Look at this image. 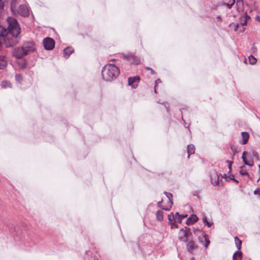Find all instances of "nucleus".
<instances>
[{"label":"nucleus","instance_id":"20e7f679","mask_svg":"<svg viewBox=\"0 0 260 260\" xmlns=\"http://www.w3.org/2000/svg\"><path fill=\"white\" fill-rule=\"evenodd\" d=\"M122 56L124 59L128 60L131 63L136 64L141 63L140 59L132 53H129L127 55L122 54Z\"/></svg>","mask_w":260,"mask_h":260},{"label":"nucleus","instance_id":"f3484780","mask_svg":"<svg viewBox=\"0 0 260 260\" xmlns=\"http://www.w3.org/2000/svg\"><path fill=\"white\" fill-rule=\"evenodd\" d=\"M195 151L194 146L192 144H190L187 146V153L188 158L189 157L190 155L193 154Z\"/></svg>","mask_w":260,"mask_h":260},{"label":"nucleus","instance_id":"7ed1b4c3","mask_svg":"<svg viewBox=\"0 0 260 260\" xmlns=\"http://www.w3.org/2000/svg\"><path fill=\"white\" fill-rule=\"evenodd\" d=\"M22 48L24 53L28 55L33 52L36 49L35 44L32 42H27L23 44Z\"/></svg>","mask_w":260,"mask_h":260},{"label":"nucleus","instance_id":"c03bdc74","mask_svg":"<svg viewBox=\"0 0 260 260\" xmlns=\"http://www.w3.org/2000/svg\"><path fill=\"white\" fill-rule=\"evenodd\" d=\"M244 62L245 63H247V59L245 58H244Z\"/></svg>","mask_w":260,"mask_h":260},{"label":"nucleus","instance_id":"5701e85b","mask_svg":"<svg viewBox=\"0 0 260 260\" xmlns=\"http://www.w3.org/2000/svg\"><path fill=\"white\" fill-rule=\"evenodd\" d=\"M224 5H225L229 9L231 8L235 3V0H224Z\"/></svg>","mask_w":260,"mask_h":260},{"label":"nucleus","instance_id":"c756f323","mask_svg":"<svg viewBox=\"0 0 260 260\" xmlns=\"http://www.w3.org/2000/svg\"><path fill=\"white\" fill-rule=\"evenodd\" d=\"M7 62L4 56H0V65H7Z\"/></svg>","mask_w":260,"mask_h":260},{"label":"nucleus","instance_id":"a211bd4d","mask_svg":"<svg viewBox=\"0 0 260 260\" xmlns=\"http://www.w3.org/2000/svg\"><path fill=\"white\" fill-rule=\"evenodd\" d=\"M239 173L240 175L242 176H247L248 178H250L249 175L247 172L246 167L245 166H243L240 168Z\"/></svg>","mask_w":260,"mask_h":260},{"label":"nucleus","instance_id":"4c0bfd02","mask_svg":"<svg viewBox=\"0 0 260 260\" xmlns=\"http://www.w3.org/2000/svg\"><path fill=\"white\" fill-rule=\"evenodd\" d=\"M146 69H147V70H150V71H151V74H154V71H153L152 69H151V68H150L149 67H146Z\"/></svg>","mask_w":260,"mask_h":260},{"label":"nucleus","instance_id":"09e8293b","mask_svg":"<svg viewBox=\"0 0 260 260\" xmlns=\"http://www.w3.org/2000/svg\"><path fill=\"white\" fill-rule=\"evenodd\" d=\"M107 65H110V66H111V65H113V64H111V63H108V64H107Z\"/></svg>","mask_w":260,"mask_h":260},{"label":"nucleus","instance_id":"de8ad7c7","mask_svg":"<svg viewBox=\"0 0 260 260\" xmlns=\"http://www.w3.org/2000/svg\"><path fill=\"white\" fill-rule=\"evenodd\" d=\"M25 67V66H21V69H24Z\"/></svg>","mask_w":260,"mask_h":260},{"label":"nucleus","instance_id":"c9c22d12","mask_svg":"<svg viewBox=\"0 0 260 260\" xmlns=\"http://www.w3.org/2000/svg\"><path fill=\"white\" fill-rule=\"evenodd\" d=\"M254 193L255 194H259L260 196V188H256L254 191Z\"/></svg>","mask_w":260,"mask_h":260},{"label":"nucleus","instance_id":"58836bf2","mask_svg":"<svg viewBox=\"0 0 260 260\" xmlns=\"http://www.w3.org/2000/svg\"><path fill=\"white\" fill-rule=\"evenodd\" d=\"M258 174H259V178L258 179V181L260 180V165L258 166Z\"/></svg>","mask_w":260,"mask_h":260},{"label":"nucleus","instance_id":"9d476101","mask_svg":"<svg viewBox=\"0 0 260 260\" xmlns=\"http://www.w3.org/2000/svg\"><path fill=\"white\" fill-rule=\"evenodd\" d=\"M220 176L217 174L214 173L211 176V182L214 186H220V182H219Z\"/></svg>","mask_w":260,"mask_h":260},{"label":"nucleus","instance_id":"f704fd0d","mask_svg":"<svg viewBox=\"0 0 260 260\" xmlns=\"http://www.w3.org/2000/svg\"><path fill=\"white\" fill-rule=\"evenodd\" d=\"M227 163L228 164V167L230 170L229 172H231L232 171V162L229 160L226 161Z\"/></svg>","mask_w":260,"mask_h":260},{"label":"nucleus","instance_id":"f8f14e48","mask_svg":"<svg viewBox=\"0 0 260 260\" xmlns=\"http://www.w3.org/2000/svg\"><path fill=\"white\" fill-rule=\"evenodd\" d=\"M14 55L17 58H21L23 56L26 55L22 48H15L13 51Z\"/></svg>","mask_w":260,"mask_h":260},{"label":"nucleus","instance_id":"412c9836","mask_svg":"<svg viewBox=\"0 0 260 260\" xmlns=\"http://www.w3.org/2000/svg\"><path fill=\"white\" fill-rule=\"evenodd\" d=\"M156 219L159 221H161L164 219L163 212L161 210H158L156 213Z\"/></svg>","mask_w":260,"mask_h":260},{"label":"nucleus","instance_id":"37998d69","mask_svg":"<svg viewBox=\"0 0 260 260\" xmlns=\"http://www.w3.org/2000/svg\"><path fill=\"white\" fill-rule=\"evenodd\" d=\"M217 18L218 19H219V20H220V19H221V18H220V16H217Z\"/></svg>","mask_w":260,"mask_h":260},{"label":"nucleus","instance_id":"bb28decb","mask_svg":"<svg viewBox=\"0 0 260 260\" xmlns=\"http://www.w3.org/2000/svg\"><path fill=\"white\" fill-rule=\"evenodd\" d=\"M176 217V213L174 214L173 213H171L170 214L168 215V219L169 222L172 223L173 222H175V218Z\"/></svg>","mask_w":260,"mask_h":260},{"label":"nucleus","instance_id":"e433bc0d","mask_svg":"<svg viewBox=\"0 0 260 260\" xmlns=\"http://www.w3.org/2000/svg\"><path fill=\"white\" fill-rule=\"evenodd\" d=\"M162 200L159 202H158L157 203V205H158V206L159 207V208H161L162 209V208H166V207H162V205H161V204L162 203Z\"/></svg>","mask_w":260,"mask_h":260},{"label":"nucleus","instance_id":"2f4dec72","mask_svg":"<svg viewBox=\"0 0 260 260\" xmlns=\"http://www.w3.org/2000/svg\"><path fill=\"white\" fill-rule=\"evenodd\" d=\"M161 82V80L159 79H157L156 80H155V86H154V92L155 93H157V91H156V86L157 85V84Z\"/></svg>","mask_w":260,"mask_h":260},{"label":"nucleus","instance_id":"a19ab883","mask_svg":"<svg viewBox=\"0 0 260 260\" xmlns=\"http://www.w3.org/2000/svg\"><path fill=\"white\" fill-rule=\"evenodd\" d=\"M238 24H237L235 28V30H236L237 29H238Z\"/></svg>","mask_w":260,"mask_h":260},{"label":"nucleus","instance_id":"7c9ffc66","mask_svg":"<svg viewBox=\"0 0 260 260\" xmlns=\"http://www.w3.org/2000/svg\"><path fill=\"white\" fill-rule=\"evenodd\" d=\"M15 79L17 82H20L22 80V76L20 74H16L15 75Z\"/></svg>","mask_w":260,"mask_h":260},{"label":"nucleus","instance_id":"f257e3e1","mask_svg":"<svg viewBox=\"0 0 260 260\" xmlns=\"http://www.w3.org/2000/svg\"><path fill=\"white\" fill-rule=\"evenodd\" d=\"M120 73L117 66H104L102 70L103 78L106 81H111L116 79Z\"/></svg>","mask_w":260,"mask_h":260},{"label":"nucleus","instance_id":"6e6552de","mask_svg":"<svg viewBox=\"0 0 260 260\" xmlns=\"http://www.w3.org/2000/svg\"><path fill=\"white\" fill-rule=\"evenodd\" d=\"M198 239L200 243L203 244L206 248L208 247L210 241L207 234L203 233L202 235L199 237Z\"/></svg>","mask_w":260,"mask_h":260},{"label":"nucleus","instance_id":"aec40b11","mask_svg":"<svg viewBox=\"0 0 260 260\" xmlns=\"http://www.w3.org/2000/svg\"><path fill=\"white\" fill-rule=\"evenodd\" d=\"M198 220V217L196 215H192L191 217H190L188 219L187 221V223L188 224L190 223H193L197 221Z\"/></svg>","mask_w":260,"mask_h":260},{"label":"nucleus","instance_id":"8fccbe9b","mask_svg":"<svg viewBox=\"0 0 260 260\" xmlns=\"http://www.w3.org/2000/svg\"><path fill=\"white\" fill-rule=\"evenodd\" d=\"M191 260H194V257H192L191 258Z\"/></svg>","mask_w":260,"mask_h":260},{"label":"nucleus","instance_id":"dca6fc26","mask_svg":"<svg viewBox=\"0 0 260 260\" xmlns=\"http://www.w3.org/2000/svg\"><path fill=\"white\" fill-rule=\"evenodd\" d=\"M242 257V253L240 250L235 252L233 256V260H241Z\"/></svg>","mask_w":260,"mask_h":260},{"label":"nucleus","instance_id":"b1692460","mask_svg":"<svg viewBox=\"0 0 260 260\" xmlns=\"http://www.w3.org/2000/svg\"><path fill=\"white\" fill-rule=\"evenodd\" d=\"M235 244L236 245V246L238 249V250H240L241 248V244H242V241L240 240L237 237H235Z\"/></svg>","mask_w":260,"mask_h":260},{"label":"nucleus","instance_id":"a878e982","mask_svg":"<svg viewBox=\"0 0 260 260\" xmlns=\"http://www.w3.org/2000/svg\"><path fill=\"white\" fill-rule=\"evenodd\" d=\"M249 62L251 65H254L256 62V59L252 55H250L248 57Z\"/></svg>","mask_w":260,"mask_h":260},{"label":"nucleus","instance_id":"79ce46f5","mask_svg":"<svg viewBox=\"0 0 260 260\" xmlns=\"http://www.w3.org/2000/svg\"><path fill=\"white\" fill-rule=\"evenodd\" d=\"M5 67V66H0V70H3V69L4 68V67Z\"/></svg>","mask_w":260,"mask_h":260},{"label":"nucleus","instance_id":"423d86ee","mask_svg":"<svg viewBox=\"0 0 260 260\" xmlns=\"http://www.w3.org/2000/svg\"><path fill=\"white\" fill-rule=\"evenodd\" d=\"M54 40L49 37L45 38L43 40V45L45 49L48 50H52L54 47Z\"/></svg>","mask_w":260,"mask_h":260},{"label":"nucleus","instance_id":"72a5a7b5","mask_svg":"<svg viewBox=\"0 0 260 260\" xmlns=\"http://www.w3.org/2000/svg\"><path fill=\"white\" fill-rule=\"evenodd\" d=\"M5 5V1L4 0H0V10L4 9Z\"/></svg>","mask_w":260,"mask_h":260},{"label":"nucleus","instance_id":"1a4fd4ad","mask_svg":"<svg viewBox=\"0 0 260 260\" xmlns=\"http://www.w3.org/2000/svg\"><path fill=\"white\" fill-rule=\"evenodd\" d=\"M29 14V10L27 7L25 5H20L19 7V9H16V14H19L21 16H26Z\"/></svg>","mask_w":260,"mask_h":260},{"label":"nucleus","instance_id":"cd10ccee","mask_svg":"<svg viewBox=\"0 0 260 260\" xmlns=\"http://www.w3.org/2000/svg\"><path fill=\"white\" fill-rule=\"evenodd\" d=\"M1 86L2 88H6L7 87H11V83L7 81H3L1 83Z\"/></svg>","mask_w":260,"mask_h":260},{"label":"nucleus","instance_id":"2eb2a0df","mask_svg":"<svg viewBox=\"0 0 260 260\" xmlns=\"http://www.w3.org/2000/svg\"><path fill=\"white\" fill-rule=\"evenodd\" d=\"M241 135L242 137V142L241 143L243 145H245L248 142L249 135L247 132H242Z\"/></svg>","mask_w":260,"mask_h":260},{"label":"nucleus","instance_id":"6ab92c4d","mask_svg":"<svg viewBox=\"0 0 260 260\" xmlns=\"http://www.w3.org/2000/svg\"><path fill=\"white\" fill-rule=\"evenodd\" d=\"M17 0H12L11 3V10L14 14H16Z\"/></svg>","mask_w":260,"mask_h":260},{"label":"nucleus","instance_id":"ddd939ff","mask_svg":"<svg viewBox=\"0 0 260 260\" xmlns=\"http://www.w3.org/2000/svg\"><path fill=\"white\" fill-rule=\"evenodd\" d=\"M247 152L246 151H244L243 152V154H242V158L243 159V161L244 162V163L246 165H248L250 167H252L254 165V162H253V160L251 159L249 161H248L246 158V155L247 154Z\"/></svg>","mask_w":260,"mask_h":260},{"label":"nucleus","instance_id":"39448f33","mask_svg":"<svg viewBox=\"0 0 260 260\" xmlns=\"http://www.w3.org/2000/svg\"><path fill=\"white\" fill-rule=\"evenodd\" d=\"M184 242L186 243V249L190 253L192 254L193 251L198 248V246L192 240V237Z\"/></svg>","mask_w":260,"mask_h":260},{"label":"nucleus","instance_id":"f03ea898","mask_svg":"<svg viewBox=\"0 0 260 260\" xmlns=\"http://www.w3.org/2000/svg\"><path fill=\"white\" fill-rule=\"evenodd\" d=\"M191 237L192 234L189 228L185 226L184 228H182L179 232V239L184 242L187 241Z\"/></svg>","mask_w":260,"mask_h":260},{"label":"nucleus","instance_id":"49530a36","mask_svg":"<svg viewBox=\"0 0 260 260\" xmlns=\"http://www.w3.org/2000/svg\"><path fill=\"white\" fill-rule=\"evenodd\" d=\"M234 181L235 182H237V183H238V181L236 179H234Z\"/></svg>","mask_w":260,"mask_h":260},{"label":"nucleus","instance_id":"c85d7f7f","mask_svg":"<svg viewBox=\"0 0 260 260\" xmlns=\"http://www.w3.org/2000/svg\"><path fill=\"white\" fill-rule=\"evenodd\" d=\"M203 221L209 228L211 227L213 224V222L208 221L207 217L205 216L203 218Z\"/></svg>","mask_w":260,"mask_h":260},{"label":"nucleus","instance_id":"9b49d317","mask_svg":"<svg viewBox=\"0 0 260 260\" xmlns=\"http://www.w3.org/2000/svg\"><path fill=\"white\" fill-rule=\"evenodd\" d=\"M164 193L166 195L167 198L169 199V205L166 206V208H162V210H165L166 211L170 210L171 208H172V206L173 205V201H172V198H173V195L171 193H169L168 192L165 191Z\"/></svg>","mask_w":260,"mask_h":260},{"label":"nucleus","instance_id":"4be33fe9","mask_svg":"<svg viewBox=\"0 0 260 260\" xmlns=\"http://www.w3.org/2000/svg\"><path fill=\"white\" fill-rule=\"evenodd\" d=\"M250 17L248 16L247 15H244L241 17L240 23L242 25H245L247 24V20L249 19Z\"/></svg>","mask_w":260,"mask_h":260},{"label":"nucleus","instance_id":"ea45409f","mask_svg":"<svg viewBox=\"0 0 260 260\" xmlns=\"http://www.w3.org/2000/svg\"><path fill=\"white\" fill-rule=\"evenodd\" d=\"M256 20H258V21H260V17H259V16H257V17H256Z\"/></svg>","mask_w":260,"mask_h":260},{"label":"nucleus","instance_id":"4468645a","mask_svg":"<svg viewBox=\"0 0 260 260\" xmlns=\"http://www.w3.org/2000/svg\"><path fill=\"white\" fill-rule=\"evenodd\" d=\"M73 52L74 50L72 47H68L63 50V56L67 58Z\"/></svg>","mask_w":260,"mask_h":260},{"label":"nucleus","instance_id":"a18cd8bd","mask_svg":"<svg viewBox=\"0 0 260 260\" xmlns=\"http://www.w3.org/2000/svg\"><path fill=\"white\" fill-rule=\"evenodd\" d=\"M234 179H235V178H234V176H233V177H232V178H230V179H231V180H234Z\"/></svg>","mask_w":260,"mask_h":260},{"label":"nucleus","instance_id":"473e14b6","mask_svg":"<svg viewBox=\"0 0 260 260\" xmlns=\"http://www.w3.org/2000/svg\"><path fill=\"white\" fill-rule=\"evenodd\" d=\"M171 224V229H177L178 228V224L176 223V222H173L172 223H170Z\"/></svg>","mask_w":260,"mask_h":260},{"label":"nucleus","instance_id":"393cba45","mask_svg":"<svg viewBox=\"0 0 260 260\" xmlns=\"http://www.w3.org/2000/svg\"><path fill=\"white\" fill-rule=\"evenodd\" d=\"M187 216V215H184L182 216L181 215H179L178 212L176 213V218H175V222H178L179 223L181 222L182 218H185Z\"/></svg>","mask_w":260,"mask_h":260},{"label":"nucleus","instance_id":"0eeeda50","mask_svg":"<svg viewBox=\"0 0 260 260\" xmlns=\"http://www.w3.org/2000/svg\"><path fill=\"white\" fill-rule=\"evenodd\" d=\"M140 81V77L139 76L131 77L128 78V85L133 88H136Z\"/></svg>","mask_w":260,"mask_h":260}]
</instances>
